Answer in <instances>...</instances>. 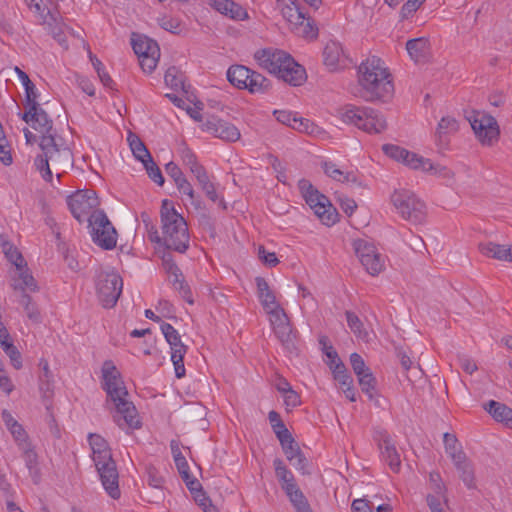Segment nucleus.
<instances>
[{
  "instance_id": "nucleus-1",
  "label": "nucleus",
  "mask_w": 512,
  "mask_h": 512,
  "mask_svg": "<svg viewBox=\"0 0 512 512\" xmlns=\"http://www.w3.org/2000/svg\"><path fill=\"white\" fill-rule=\"evenodd\" d=\"M102 387L107 393L108 401L115 408L113 419L117 425L124 428L140 427V420L133 402L128 400V391L121 374L111 360H106L102 366Z\"/></svg>"
},
{
  "instance_id": "nucleus-2",
  "label": "nucleus",
  "mask_w": 512,
  "mask_h": 512,
  "mask_svg": "<svg viewBox=\"0 0 512 512\" xmlns=\"http://www.w3.org/2000/svg\"><path fill=\"white\" fill-rule=\"evenodd\" d=\"M360 97L368 102L386 101L394 93L392 76L382 59L371 56L358 68Z\"/></svg>"
},
{
  "instance_id": "nucleus-3",
  "label": "nucleus",
  "mask_w": 512,
  "mask_h": 512,
  "mask_svg": "<svg viewBox=\"0 0 512 512\" xmlns=\"http://www.w3.org/2000/svg\"><path fill=\"white\" fill-rule=\"evenodd\" d=\"M160 218L161 234L154 229L149 233L150 240L162 244L167 250L185 253L190 242L188 225L168 199L162 201Z\"/></svg>"
},
{
  "instance_id": "nucleus-4",
  "label": "nucleus",
  "mask_w": 512,
  "mask_h": 512,
  "mask_svg": "<svg viewBox=\"0 0 512 512\" xmlns=\"http://www.w3.org/2000/svg\"><path fill=\"white\" fill-rule=\"evenodd\" d=\"M39 147L42 152L36 156L34 166L45 181H52L53 171L60 178L62 173L73 166L72 151L61 136L41 137Z\"/></svg>"
},
{
  "instance_id": "nucleus-5",
  "label": "nucleus",
  "mask_w": 512,
  "mask_h": 512,
  "mask_svg": "<svg viewBox=\"0 0 512 512\" xmlns=\"http://www.w3.org/2000/svg\"><path fill=\"white\" fill-rule=\"evenodd\" d=\"M254 57L263 69L292 86H300L306 80L305 69L282 50L261 49L255 53Z\"/></svg>"
},
{
  "instance_id": "nucleus-6",
  "label": "nucleus",
  "mask_w": 512,
  "mask_h": 512,
  "mask_svg": "<svg viewBox=\"0 0 512 512\" xmlns=\"http://www.w3.org/2000/svg\"><path fill=\"white\" fill-rule=\"evenodd\" d=\"M88 441L92 451V459L104 489L110 497L118 499L120 497L119 474L107 441L101 435L95 433L88 435Z\"/></svg>"
},
{
  "instance_id": "nucleus-7",
  "label": "nucleus",
  "mask_w": 512,
  "mask_h": 512,
  "mask_svg": "<svg viewBox=\"0 0 512 512\" xmlns=\"http://www.w3.org/2000/svg\"><path fill=\"white\" fill-rule=\"evenodd\" d=\"M340 119L346 124H353L368 134H380L387 129L384 115L370 107L345 105L337 111Z\"/></svg>"
},
{
  "instance_id": "nucleus-8",
  "label": "nucleus",
  "mask_w": 512,
  "mask_h": 512,
  "mask_svg": "<svg viewBox=\"0 0 512 512\" xmlns=\"http://www.w3.org/2000/svg\"><path fill=\"white\" fill-rule=\"evenodd\" d=\"M0 245L6 258L16 267L11 284L14 291H24L25 289H29L30 292L38 291L36 280L30 274L22 254L6 240L4 235H0Z\"/></svg>"
},
{
  "instance_id": "nucleus-9",
  "label": "nucleus",
  "mask_w": 512,
  "mask_h": 512,
  "mask_svg": "<svg viewBox=\"0 0 512 512\" xmlns=\"http://www.w3.org/2000/svg\"><path fill=\"white\" fill-rule=\"evenodd\" d=\"M391 202L398 214L406 221L421 224L425 221L427 212L425 203L412 191L397 189L391 195Z\"/></svg>"
},
{
  "instance_id": "nucleus-10",
  "label": "nucleus",
  "mask_w": 512,
  "mask_h": 512,
  "mask_svg": "<svg viewBox=\"0 0 512 512\" xmlns=\"http://www.w3.org/2000/svg\"><path fill=\"white\" fill-rule=\"evenodd\" d=\"M298 188L306 203L319 217L323 224L330 226L336 223L338 213L328 198L320 193L309 180L301 179Z\"/></svg>"
},
{
  "instance_id": "nucleus-11",
  "label": "nucleus",
  "mask_w": 512,
  "mask_h": 512,
  "mask_svg": "<svg viewBox=\"0 0 512 512\" xmlns=\"http://www.w3.org/2000/svg\"><path fill=\"white\" fill-rule=\"evenodd\" d=\"M21 118L29 125L32 129L39 133V136L32 133L28 128H24V135L27 143H34L39 141L41 137L47 135H57L53 128V121L49 118L47 112L39 106H31L26 109Z\"/></svg>"
},
{
  "instance_id": "nucleus-12",
  "label": "nucleus",
  "mask_w": 512,
  "mask_h": 512,
  "mask_svg": "<svg viewBox=\"0 0 512 512\" xmlns=\"http://www.w3.org/2000/svg\"><path fill=\"white\" fill-rule=\"evenodd\" d=\"M88 227L93 242L105 250H111L117 243V232L103 211L97 210L88 218Z\"/></svg>"
},
{
  "instance_id": "nucleus-13",
  "label": "nucleus",
  "mask_w": 512,
  "mask_h": 512,
  "mask_svg": "<svg viewBox=\"0 0 512 512\" xmlns=\"http://www.w3.org/2000/svg\"><path fill=\"white\" fill-rule=\"evenodd\" d=\"M467 119L482 145L492 146L498 141L500 128L493 116L481 111H472Z\"/></svg>"
},
{
  "instance_id": "nucleus-14",
  "label": "nucleus",
  "mask_w": 512,
  "mask_h": 512,
  "mask_svg": "<svg viewBox=\"0 0 512 512\" xmlns=\"http://www.w3.org/2000/svg\"><path fill=\"white\" fill-rule=\"evenodd\" d=\"M123 288V280L115 272H102L96 281V290L99 301L105 308L116 305Z\"/></svg>"
},
{
  "instance_id": "nucleus-15",
  "label": "nucleus",
  "mask_w": 512,
  "mask_h": 512,
  "mask_svg": "<svg viewBox=\"0 0 512 512\" xmlns=\"http://www.w3.org/2000/svg\"><path fill=\"white\" fill-rule=\"evenodd\" d=\"M67 204L73 217L83 222L96 211L99 201L93 190H80L67 197Z\"/></svg>"
},
{
  "instance_id": "nucleus-16",
  "label": "nucleus",
  "mask_w": 512,
  "mask_h": 512,
  "mask_svg": "<svg viewBox=\"0 0 512 512\" xmlns=\"http://www.w3.org/2000/svg\"><path fill=\"white\" fill-rule=\"evenodd\" d=\"M161 331L171 348V361L174 365L175 375L177 378H182L186 373L183 359L188 348L182 343L180 334L171 324L162 323Z\"/></svg>"
},
{
  "instance_id": "nucleus-17",
  "label": "nucleus",
  "mask_w": 512,
  "mask_h": 512,
  "mask_svg": "<svg viewBox=\"0 0 512 512\" xmlns=\"http://www.w3.org/2000/svg\"><path fill=\"white\" fill-rule=\"evenodd\" d=\"M354 249L361 264L370 275L376 276L383 271L384 258L373 244L359 239L354 242Z\"/></svg>"
},
{
  "instance_id": "nucleus-18",
  "label": "nucleus",
  "mask_w": 512,
  "mask_h": 512,
  "mask_svg": "<svg viewBox=\"0 0 512 512\" xmlns=\"http://www.w3.org/2000/svg\"><path fill=\"white\" fill-rule=\"evenodd\" d=\"M163 267L167 274L173 277V285L179 291L182 298L188 303L192 304L193 299L189 286L185 283L182 272L173 260L169 251H164L162 254Z\"/></svg>"
},
{
  "instance_id": "nucleus-19",
  "label": "nucleus",
  "mask_w": 512,
  "mask_h": 512,
  "mask_svg": "<svg viewBox=\"0 0 512 512\" xmlns=\"http://www.w3.org/2000/svg\"><path fill=\"white\" fill-rule=\"evenodd\" d=\"M204 127L206 131L225 141L235 142L241 137V133L235 125L219 118L208 119Z\"/></svg>"
},
{
  "instance_id": "nucleus-20",
  "label": "nucleus",
  "mask_w": 512,
  "mask_h": 512,
  "mask_svg": "<svg viewBox=\"0 0 512 512\" xmlns=\"http://www.w3.org/2000/svg\"><path fill=\"white\" fill-rule=\"evenodd\" d=\"M459 129L457 120L451 116L442 117L435 131V143L440 150L446 148L449 143V136Z\"/></svg>"
},
{
  "instance_id": "nucleus-21",
  "label": "nucleus",
  "mask_w": 512,
  "mask_h": 512,
  "mask_svg": "<svg viewBox=\"0 0 512 512\" xmlns=\"http://www.w3.org/2000/svg\"><path fill=\"white\" fill-rule=\"evenodd\" d=\"M379 449L383 460L388 464L394 473H398L401 468L400 455L395 444L388 435L382 436L379 441Z\"/></svg>"
},
{
  "instance_id": "nucleus-22",
  "label": "nucleus",
  "mask_w": 512,
  "mask_h": 512,
  "mask_svg": "<svg viewBox=\"0 0 512 512\" xmlns=\"http://www.w3.org/2000/svg\"><path fill=\"white\" fill-rule=\"evenodd\" d=\"M278 8L283 17L293 26L305 21V14L299 7L297 0H277Z\"/></svg>"
},
{
  "instance_id": "nucleus-23",
  "label": "nucleus",
  "mask_w": 512,
  "mask_h": 512,
  "mask_svg": "<svg viewBox=\"0 0 512 512\" xmlns=\"http://www.w3.org/2000/svg\"><path fill=\"white\" fill-rule=\"evenodd\" d=\"M484 408L497 422L512 428V409L510 407L495 400H490Z\"/></svg>"
},
{
  "instance_id": "nucleus-24",
  "label": "nucleus",
  "mask_w": 512,
  "mask_h": 512,
  "mask_svg": "<svg viewBox=\"0 0 512 512\" xmlns=\"http://www.w3.org/2000/svg\"><path fill=\"white\" fill-rule=\"evenodd\" d=\"M30 291L29 289H25L24 291H20L21 294L18 299V303L22 307L26 317L34 324H40L42 322V314L39 309L37 303L34 299L27 293Z\"/></svg>"
},
{
  "instance_id": "nucleus-25",
  "label": "nucleus",
  "mask_w": 512,
  "mask_h": 512,
  "mask_svg": "<svg viewBox=\"0 0 512 512\" xmlns=\"http://www.w3.org/2000/svg\"><path fill=\"white\" fill-rule=\"evenodd\" d=\"M480 252L487 257L500 261H512V246L488 242L479 245Z\"/></svg>"
},
{
  "instance_id": "nucleus-26",
  "label": "nucleus",
  "mask_w": 512,
  "mask_h": 512,
  "mask_svg": "<svg viewBox=\"0 0 512 512\" xmlns=\"http://www.w3.org/2000/svg\"><path fill=\"white\" fill-rule=\"evenodd\" d=\"M324 173L339 182L342 183H352L358 185L360 187L366 188V186L362 185V182L359 181L358 177L353 172H344L337 168V165L333 162H324L323 165Z\"/></svg>"
},
{
  "instance_id": "nucleus-27",
  "label": "nucleus",
  "mask_w": 512,
  "mask_h": 512,
  "mask_svg": "<svg viewBox=\"0 0 512 512\" xmlns=\"http://www.w3.org/2000/svg\"><path fill=\"white\" fill-rule=\"evenodd\" d=\"M406 50L414 62H422L429 52V40L424 37L410 39L406 43Z\"/></svg>"
},
{
  "instance_id": "nucleus-28",
  "label": "nucleus",
  "mask_w": 512,
  "mask_h": 512,
  "mask_svg": "<svg viewBox=\"0 0 512 512\" xmlns=\"http://www.w3.org/2000/svg\"><path fill=\"white\" fill-rule=\"evenodd\" d=\"M456 469L460 473V478L469 489L475 488L474 469L471 462L465 456H456L453 461Z\"/></svg>"
},
{
  "instance_id": "nucleus-29",
  "label": "nucleus",
  "mask_w": 512,
  "mask_h": 512,
  "mask_svg": "<svg viewBox=\"0 0 512 512\" xmlns=\"http://www.w3.org/2000/svg\"><path fill=\"white\" fill-rule=\"evenodd\" d=\"M131 45L137 56H143L144 54L158 52L159 46L156 41L136 33L132 34Z\"/></svg>"
},
{
  "instance_id": "nucleus-30",
  "label": "nucleus",
  "mask_w": 512,
  "mask_h": 512,
  "mask_svg": "<svg viewBox=\"0 0 512 512\" xmlns=\"http://www.w3.org/2000/svg\"><path fill=\"white\" fill-rule=\"evenodd\" d=\"M251 72V69L243 65H232L227 71V79L233 86L241 89L247 86V77H250Z\"/></svg>"
},
{
  "instance_id": "nucleus-31",
  "label": "nucleus",
  "mask_w": 512,
  "mask_h": 512,
  "mask_svg": "<svg viewBox=\"0 0 512 512\" xmlns=\"http://www.w3.org/2000/svg\"><path fill=\"white\" fill-rule=\"evenodd\" d=\"M342 54L343 50L340 43L335 41L328 42L323 51L325 65L331 70L336 69Z\"/></svg>"
},
{
  "instance_id": "nucleus-32",
  "label": "nucleus",
  "mask_w": 512,
  "mask_h": 512,
  "mask_svg": "<svg viewBox=\"0 0 512 512\" xmlns=\"http://www.w3.org/2000/svg\"><path fill=\"white\" fill-rule=\"evenodd\" d=\"M129 146L135 158L141 162L152 157L142 140L135 134L130 133L128 136Z\"/></svg>"
},
{
  "instance_id": "nucleus-33",
  "label": "nucleus",
  "mask_w": 512,
  "mask_h": 512,
  "mask_svg": "<svg viewBox=\"0 0 512 512\" xmlns=\"http://www.w3.org/2000/svg\"><path fill=\"white\" fill-rule=\"evenodd\" d=\"M274 332L280 342L287 348H294V334L290 325V321L285 322V324H281L280 326H276Z\"/></svg>"
},
{
  "instance_id": "nucleus-34",
  "label": "nucleus",
  "mask_w": 512,
  "mask_h": 512,
  "mask_svg": "<svg viewBox=\"0 0 512 512\" xmlns=\"http://www.w3.org/2000/svg\"><path fill=\"white\" fill-rule=\"evenodd\" d=\"M250 77H252V82L249 84L250 93L264 94L270 90L271 83L262 74L252 70Z\"/></svg>"
},
{
  "instance_id": "nucleus-35",
  "label": "nucleus",
  "mask_w": 512,
  "mask_h": 512,
  "mask_svg": "<svg viewBox=\"0 0 512 512\" xmlns=\"http://www.w3.org/2000/svg\"><path fill=\"white\" fill-rule=\"evenodd\" d=\"M359 385L363 393L367 394L369 399H373L376 393V378L371 370L357 376Z\"/></svg>"
},
{
  "instance_id": "nucleus-36",
  "label": "nucleus",
  "mask_w": 512,
  "mask_h": 512,
  "mask_svg": "<svg viewBox=\"0 0 512 512\" xmlns=\"http://www.w3.org/2000/svg\"><path fill=\"white\" fill-rule=\"evenodd\" d=\"M274 115H275L277 121H279L280 123L285 124L287 126H290L293 129L302 130V127L304 129L307 128V123L305 124L302 119H297L289 111L276 110V111H274Z\"/></svg>"
},
{
  "instance_id": "nucleus-37",
  "label": "nucleus",
  "mask_w": 512,
  "mask_h": 512,
  "mask_svg": "<svg viewBox=\"0 0 512 512\" xmlns=\"http://www.w3.org/2000/svg\"><path fill=\"white\" fill-rule=\"evenodd\" d=\"M273 466L275 469V475L280 482L281 487L295 482L294 475L292 472L285 466L284 462L280 458H276L273 461Z\"/></svg>"
},
{
  "instance_id": "nucleus-38",
  "label": "nucleus",
  "mask_w": 512,
  "mask_h": 512,
  "mask_svg": "<svg viewBox=\"0 0 512 512\" xmlns=\"http://www.w3.org/2000/svg\"><path fill=\"white\" fill-rule=\"evenodd\" d=\"M347 324L350 328V330L360 339L367 340L368 339V332L363 328V323L359 319V317L351 312L346 311L345 313Z\"/></svg>"
},
{
  "instance_id": "nucleus-39",
  "label": "nucleus",
  "mask_w": 512,
  "mask_h": 512,
  "mask_svg": "<svg viewBox=\"0 0 512 512\" xmlns=\"http://www.w3.org/2000/svg\"><path fill=\"white\" fill-rule=\"evenodd\" d=\"M404 164L412 169L422 170L424 172L432 169V162L429 159H425L410 151H408V156H406Z\"/></svg>"
},
{
  "instance_id": "nucleus-40",
  "label": "nucleus",
  "mask_w": 512,
  "mask_h": 512,
  "mask_svg": "<svg viewBox=\"0 0 512 512\" xmlns=\"http://www.w3.org/2000/svg\"><path fill=\"white\" fill-rule=\"evenodd\" d=\"M164 80L166 85L171 89L176 91L184 89L183 75L174 66L167 69Z\"/></svg>"
},
{
  "instance_id": "nucleus-41",
  "label": "nucleus",
  "mask_w": 512,
  "mask_h": 512,
  "mask_svg": "<svg viewBox=\"0 0 512 512\" xmlns=\"http://www.w3.org/2000/svg\"><path fill=\"white\" fill-rule=\"evenodd\" d=\"M334 379L339 383L341 389L353 385V379L348 374L347 369L342 361H339L333 368Z\"/></svg>"
},
{
  "instance_id": "nucleus-42",
  "label": "nucleus",
  "mask_w": 512,
  "mask_h": 512,
  "mask_svg": "<svg viewBox=\"0 0 512 512\" xmlns=\"http://www.w3.org/2000/svg\"><path fill=\"white\" fill-rule=\"evenodd\" d=\"M443 441L445 445V450L451 457L452 461H454V457L456 456H465L461 446L459 445L458 439L455 435L450 433H445L443 436Z\"/></svg>"
},
{
  "instance_id": "nucleus-43",
  "label": "nucleus",
  "mask_w": 512,
  "mask_h": 512,
  "mask_svg": "<svg viewBox=\"0 0 512 512\" xmlns=\"http://www.w3.org/2000/svg\"><path fill=\"white\" fill-rule=\"evenodd\" d=\"M280 444L282 446L283 452H284L287 460L290 463H294L295 458L300 456V454H302V451H301L299 445L297 444V442L294 440V438L292 436L280 441Z\"/></svg>"
},
{
  "instance_id": "nucleus-44",
  "label": "nucleus",
  "mask_w": 512,
  "mask_h": 512,
  "mask_svg": "<svg viewBox=\"0 0 512 512\" xmlns=\"http://www.w3.org/2000/svg\"><path fill=\"white\" fill-rule=\"evenodd\" d=\"M149 178L154 181L159 186H162L164 184V177L162 175V172L160 168L157 166V164L154 162L153 158L150 157L142 162Z\"/></svg>"
},
{
  "instance_id": "nucleus-45",
  "label": "nucleus",
  "mask_w": 512,
  "mask_h": 512,
  "mask_svg": "<svg viewBox=\"0 0 512 512\" xmlns=\"http://www.w3.org/2000/svg\"><path fill=\"white\" fill-rule=\"evenodd\" d=\"M426 502L431 512H444L442 505L448 504V498L446 492L443 494L431 492L426 496Z\"/></svg>"
},
{
  "instance_id": "nucleus-46",
  "label": "nucleus",
  "mask_w": 512,
  "mask_h": 512,
  "mask_svg": "<svg viewBox=\"0 0 512 512\" xmlns=\"http://www.w3.org/2000/svg\"><path fill=\"white\" fill-rule=\"evenodd\" d=\"M22 452V457L25 461V464L30 472L33 471L37 467L38 464V455L34 450V447L31 443L24 444L19 447Z\"/></svg>"
},
{
  "instance_id": "nucleus-47",
  "label": "nucleus",
  "mask_w": 512,
  "mask_h": 512,
  "mask_svg": "<svg viewBox=\"0 0 512 512\" xmlns=\"http://www.w3.org/2000/svg\"><path fill=\"white\" fill-rule=\"evenodd\" d=\"M175 184L181 194L188 196L191 204L196 207H200V200L196 197L191 183L185 178V176Z\"/></svg>"
},
{
  "instance_id": "nucleus-48",
  "label": "nucleus",
  "mask_w": 512,
  "mask_h": 512,
  "mask_svg": "<svg viewBox=\"0 0 512 512\" xmlns=\"http://www.w3.org/2000/svg\"><path fill=\"white\" fill-rule=\"evenodd\" d=\"M288 498L294 506L296 512H312L305 495L300 489L294 491V494Z\"/></svg>"
},
{
  "instance_id": "nucleus-49",
  "label": "nucleus",
  "mask_w": 512,
  "mask_h": 512,
  "mask_svg": "<svg viewBox=\"0 0 512 512\" xmlns=\"http://www.w3.org/2000/svg\"><path fill=\"white\" fill-rule=\"evenodd\" d=\"M293 30L298 35L306 38H316L318 35V29L311 23L310 19L306 17L302 24H294Z\"/></svg>"
},
{
  "instance_id": "nucleus-50",
  "label": "nucleus",
  "mask_w": 512,
  "mask_h": 512,
  "mask_svg": "<svg viewBox=\"0 0 512 512\" xmlns=\"http://www.w3.org/2000/svg\"><path fill=\"white\" fill-rule=\"evenodd\" d=\"M160 57V49H158V52L153 53H147L143 56H138L139 63L144 72L151 73L157 66L158 60Z\"/></svg>"
},
{
  "instance_id": "nucleus-51",
  "label": "nucleus",
  "mask_w": 512,
  "mask_h": 512,
  "mask_svg": "<svg viewBox=\"0 0 512 512\" xmlns=\"http://www.w3.org/2000/svg\"><path fill=\"white\" fill-rule=\"evenodd\" d=\"M0 161L4 165H10L12 163L11 147L4 134L2 124L0 123Z\"/></svg>"
},
{
  "instance_id": "nucleus-52",
  "label": "nucleus",
  "mask_w": 512,
  "mask_h": 512,
  "mask_svg": "<svg viewBox=\"0 0 512 512\" xmlns=\"http://www.w3.org/2000/svg\"><path fill=\"white\" fill-rule=\"evenodd\" d=\"M382 150L390 158L402 163L405 162L406 156H408V150L393 144L383 145Z\"/></svg>"
},
{
  "instance_id": "nucleus-53",
  "label": "nucleus",
  "mask_w": 512,
  "mask_h": 512,
  "mask_svg": "<svg viewBox=\"0 0 512 512\" xmlns=\"http://www.w3.org/2000/svg\"><path fill=\"white\" fill-rule=\"evenodd\" d=\"M266 313L270 316L269 319L273 330L276 328V326H280L281 324H285V322L289 321L286 312L281 306L272 310H268Z\"/></svg>"
},
{
  "instance_id": "nucleus-54",
  "label": "nucleus",
  "mask_w": 512,
  "mask_h": 512,
  "mask_svg": "<svg viewBox=\"0 0 512 512\" xmlns=\"http://www.w3.org/2000/svg\"><path fill=\"white\" fill-rule=\"evenodd\" d=\"M25 87V100L23 102L25 110L30 108L31 106H39L40 104L37 102L38 94L36 91V87L32 81L24 85Z\"/></svg>"
},
{
  "instance_id": "nucleus-55",
  "label": "nucleus",
  "mask_w": 512,
  "mask_h": 512,
  "mask_svg": "<svg viewBox=\"0 0 512 512\" xmlns=\"http://www.w3.org/2000/svg\"><path fill=\"white\" fill-rule=\"evenodd\" d=\"M421 0H408L401 8L400 15L402 19H408L415 13L423 4Z\"/></svg>"
},
{
  "instance_id": "nucleus-56",
  "label": "nucleus",
  "mask_w": 512,
  "mask_h": 512,
  "mask_svg": "<svg viewBox=\"0 0 512 512\" xmlns=\"http://www.w3.org/2000/svg\"><path fill=\"white\" fill-rule=\"evenodd\" d=\"M350 364L356 376L363 374L370 369L366 366L363 358L358 353H352L350 355Z\"/></svg>"
},
{
  "instance_id": "nucleus-57",
  "label": "nucleus",
  "mask_w": 512,
  "mask_h": 512,
  "mask_svg": "<svg viewBox=\"0 0 512 512\" xmlns=\"http://www.w3.org/2000/svg\"><path fill=\"white\" fill-rule=\"evenodd\" d=\"M9 431L11 432L15 442L17 443L18 448L23 446V443L24 444L31 443L28 440L27 433L25 432V430L23 429L21 424L18 423L14 427L9 428Z\"/></svg>"
},
{
  "instance_id": "nucleus-58",
  "label": "nucleus",
  "mask_w": 512,
  "mask_h": 512,
  "mask_svg": "<svg viewBox=\"0 0 512 512\" xmlns=\"http://www.w3.org/2000/svg\"><path fill=\"white\" fill-rule=\"evenodd\" d=\"M430 490L437 494L446 492V487L442 482L441 476L438 472H431L429 475Z\"/></svg>"
},
{
  "instance_id": "nucleus-59",
  "label": "nucleus",
  "mask_w": 512,
  "mask_h": 512,
  "mask_svg": "<svg viewBox=\"0 0 512 512\" xmlns=\"http://www.w3.org/2000/svg\"><path fill=\"white\" fill-rule=\"evenodd\" d=\"M25 2L28 4L30 8H34L35 12L41 16L44 23L50 24L48 18L55 20L53 15L48 10L47 13L44 15V8L42 7V0H25Z\"/></svg>"
},
{
  "instance_id": "nucleus-60",
  "label": "nucleus",
  "mask_w": 512,
  "mask_h": 512,
  "mask_svg": "<svg viewBox=\"0 0 512 512\" xmlns=\"http://www.w3.org/2000/svg\"><path fill=\"white\" fill-rule=\"evenodd\" d=\"M159 25L166 31L174 34L179 33L180 22L176 18L163 17L159 19Z\"/></svg>"
},
{
  "instance_id": "nucleus-61",
  "label": "nucleus",
  "mask_w": 512,
  "mask_h": 512,
  "mask_svg": "<svg viewBox=\"0 0 512 512\" xmlns=\"http://www.w3.org/2000/svg\"><path fill=\"white\" fill-rule=\"evenodd\" d=\"M263 309L267 312L268 310L275 309L280 307V304L276 300V296L272 291L269 294H264L262 298L259 299Z\"/></svg>"
},
{
  "instance_id": "nucleus-62",
  "label": "nucleus",
  "mask_w": 512,
  "mask_h": 512,
  "mask_svg": "<svg viewBox=\"0 0 512 512\" xmlns=\"http://www.w3.org/2000/svg\"><path fill=\"white\" fill-rule=\"evenodd\" d=\"M259 258L268 266L274 267L278 264L279 260L274 252H267L264 247H259Z\"/></svg>"
},
{
  "instance_id": "nucleus-63",
  "label": "nucleus",
  "mask_w": 512,
  "mask_h": 512,
  "mask_svg": "<svg viewBox=\"0 0 512 512\" xmlns=\"http://www.w3.org/2000/svg\"><path fill=\"white\" fill-rule=\"evenodd\" d=\"M352 512H373V505L366 499H355L351 505Z\"/></svg>"
},
{
  "instance_id": "nucleus-64",
  "label": "nucleus",
  "mask_w": 512,
  "mask_h": 512,
  "mask_svg": "<svg viewBox=\"0 0 512 512\" xmlns=\"http://www.w3.org/2000/svg\"><path fill=\"white\" fill-rule=\"evenodd\" d=\"M226 16H229L232 19L235 20H244L248 17V14L245 9H243L242 6L233 3V6H231L226 14Z\"/></svg>"
}]
</instances>
